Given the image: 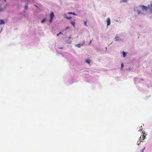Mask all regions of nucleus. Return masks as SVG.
Returning <instances> with one entry per match:
<instances>
[{"instance_id": "1", "label": "nucleus", "mask_w": 152, "mask_h": 152, "mask_svg": "<svg viewBox=\"0 0 152 152\" xmlns=\"http://www.w3.org/2000/svg\"><path fill=\"white\" fill-rule=\"evenodd\" d=\"M149 7H146L144 5H140L135 7L134 8V10L135 12H138V15L140 14H143V13L142 12L146 11L149 8Z\"/></svg>"}, {"instance_id": "2", "label": "nucleus", "mask_w": 152, "mask_h": 152, "mask_svg": "<svg viewBox=\"0 0 152 152\" xmlns=\"http://www.w3.org/2000/svg\"><path fill=\"white\" fill-rule=\"evenodd\" d=\"M124 37L121 34L116 35L115 38V41H122L124 39Z\"/></svg>"}, {"instance_id": "3", "label": "nucleus", "mask_w": 152, "mask_h": 152, "mask_svg": "<svg viewBox=\"0 0 152 152\" xmlns=\"http://www.w3.org/2000/svg\"><path fill=\"white\" fill-rule=\"evenodd\" d=\"M7 6L6 4H0V12L4 11L6 9Z\"/></svg>"}, {"instance_id": "4", "label": "nucleus", "mask_w": 152, "mask_h": 152, "mask_svg": "<svg viewBox=\"0 0 152 152\" xmlns=\"http://www.w3.org/2000/svg\"><path fill=\"white\" fill-rule=\"evenodd\" d=\"M5 21L4 20L0 19V26L1 27V31L2 30L5 24Z\"/></svg>"}, {"instance_id": "5", "label": "nucleus", "mask_w": 152, "mask_h": 152, "mask_svg": "<svg viewBox=\"0 0 152 152\" xmlns=\"http://www.w3.org/2000/svg\"><path fill=\"white\" fill-rule=\"evenodd\" d=\"M54 17V15L53 12H51L50 15V20L49 22L51 23L53 21V19Z\"/></svg>"}, {"instance_id": "6", "label": "nucleus", "mask_w": 152, "mask_h": 152, "mask_svg": "<svg viewBox=\"0 0 152 152\" xmlns=\"http://www.w3.org/2000/svg\"><path fill=\"white\" fill-rule=\"evenodd\" d=\"M145 136L144 135H143L142 136V137H140L139 139V140H140V141L139 142H137V144L139 145L140 144L141 142L142 141L141 140V138H143V140L145 138Z\"/></svg>"}, {"instance_id": "7", "label": "nucleus", "mask_w": 152, "mask_h": 152, "mask_svg": "<svg viewBox=\"0 0 152 152\" xmlns=\"http://www.w3.org/2000/svg\"><path fill=\"white\" fill-rule=\"evenodd\" d=\"M106 22L107 23V26H108L110 25V20L109 18H107V19Z\"/></svg>"}, {"instance_id": "8", "label": "nucleus", "mask_w": 152, "mask_h": 152, "mask_svg": "<svg viewBox=\"0 0 152 152\" xmlns=\"http://www.w3.org/2000/svg\"><path fill=\"white\" fill-rule=\"evenodd\" d=\"M83 45V44H82L81 45L80 44H75V46L79 48H80L81 46H82Z\"/></svg>"}, {"instance_id": "9", "label": "nucleus", "mask_w": 152, "mask_h": 152, "mask_svg": "<svg viewBox=\"0 0 152 152\" xmlns=\"http://www.w3.org/2000/svg\"><path fill=\"white\" fill-rule=\"evenodd\" d=\"M70 23L74 27H75V23L74 21H71L70 22Z\"/></svg>"}, {"instance_id": "10", "label": "nucleus", "mask_w": 152, "mask_h": 152, "mask_svg": "<svg viewBox=\"0 0 152 152\" xmlns=\"http://www.w3.org/2000/svg\"><path fill=\"white\" fill-rule=\"evenodd\" d=\"M127 53H126L125 52L123 51L122 52V54L123 56V57L125 58L126 57V55Z\"/></svg>"}, {"instance_id": "11", "label": "nucleus", "mask_w": 152, "mask_h": 152, "mask_svg": "<svg viewBox=\"0 0 152 152\" xmlns=\"http://www.w3.org/2000/svg\"><path fill=\"white\" fill-rule=\"evenodd\" d=\"M28 8V4H26L25 6L24 9L25 10H27Z\"/></svg>"}, {"instance_id": "12", "label": "nucleus", "mask_w": 152, "mask_h": 152, "mask_svg": "<svg viewBox=\"0 0 152 152\" xmlns=\"http://www.w3.org/2000/svg\"><path fill=\"white\" fill-rule=\"evenodd\" d=\"M91 61L90 60L87 59L86 60V62L87 63L90 64V63Z\"/></svg>"}, {"instance_id": "13", "label": "nucleus", "mask_w": 152, "mask_h": 152, "mask_svg": "<svg viewBox=\"0 0 152 152\" xmlns=\"http://www.w3.org/2000/svg\"><path fill=\"white\" fill-rule=\"evenodd\" d=\"M46 19L45 18H44L41 21V22L42 23H44L46 20Z\"/></svg>"}, {"instance_id": "14", "label": "nucleus", "mask_w": 152, "mask_h": 152, "mask_svg": "<svg viewBox=\"0 0 152 152\" xmlns=\"http://www.w3.org/2000/svg\"><path fill=\"white\" fill-rule=\"evenodd\" d=\"M62 15L64 18H66V17L67 16H66V15L65 13H64L62 14Z\"/></svg>"}, {"instance_id": "15", "label": "nucleus", "mask_w": 152, "mask_h": 152, "mask_svg": "<svg viewBox=\"0 0 152 152\" xmlns=\"http://www.w3.org/2000/svg\"><path fill=\"white\" fill-rule=\"evenodd\" d=\"M128 0H121L120 1L121 2H127Z\"/></svg>"}, {"instance_id": "16", "label": "nucleus", "mask_w": 152, "mask_h": 152, "mask_svg": "<svg viewBox=\"0 0 152 152\" xmlns=\"http://www.w3.org/2000/svg\"><path fill=\"white\" fill-rule=\"evenodd\" d=\"M87 21H84V25L85 26H87Z\"/></svg>"}, {"instance_id": "17", "label": "nucleus", "mask_w": 152, "mask_h": 152, "mask_svg": "<svg viewBox=\"0 0 152 152\" xmlns=\"http://www.w3.org/2000/svg\"><path fill=\"white\" fill-rule=\"evenodd\" d=\"M66 42L69 44H70L72 42V41L71 40H68L66 41Z\"/></svg>"}, {"instance_id": "18", "label": "nucleus", "mask_w": 152, "mask_h": 152, "mask_svg": "<svg viewBox=\"0 0 152 152\" xmlns=\"http://www.w3.org/2000/svg\"><path fill=\"white\" fill-rule=\"evenodd\" d=\"M149 6L148 9H151L152 10V4H151V7L149 6Z\"/></svg>"}, {"instance_id": "19", "label": "nucleus", "mask_w": 152, "mask_h": 152, "mask_svg": "<svg viewBox=\"0 0 152 152\" xmlns=\"http://www.w3.org/2000/svg\"><path fill=\"white\" fill-rule=\"evenodd\" d=\"M124 66V64H123V63H121V68H123Z\"/></svg>"}, {"instance_id": "20", "label": "nucleus", "mask_w": 152, "mask_h": 152, "mask_svg": "<svg viewBox=\"0 0 152 152\" xmlns=\"http://www.w3.org/2000/svg\"><path fill=\"white\" fill-rule=\"evenodd\" d=\"M69 28V26H67V27H66L65 28V30H67Z\"/></svg>"}, {"instance_id": "21", "label": "nucleus", "mask_w": 152, "mask_h": 152, "mask_svg": "<svg viewBox=\"0 0 152 152\" xmlns=\"http://www.w3.org/2000/svg\"><path fill=\"white\" fill-rule=\"evenodd\" d=\"M71 18H72V17H66V19H70Z\"/></svg>"}, {"instance_id": "22", "label": "nucleus", "mask_w": 152, "mask_h": 152, "mask_svg": "<svg viewBox=\"0 0 152 152\" xmlns=\"http://www.w3.org/2000/svg\"><path fill=\"white\" fill-rule=\"evenodd\" d=\"M68 14H72V12H69L67 13Z\"/></svg>"}, {"instance_id": "23", "label": "nucleus", "mask_w": 152, "mask_h": 152, "mask_svg": "<svg viewBox=\"0 0 152 152\" xmlns=\"http://www.w3.org/2000/svg\"><path fill=\"white\" fill-rule=\"evenodd\" d=\"M72 15H77L75 13V12L72 13Z\"/></svg>"}, {"instance_id": "24", "label": "nucleus", "mask_w": 152, "mask_h": 152, "mask_svg": "<svg viewBox=\"0 0 152 152\" xmlns=\"http://www.w3.org/2000/svg\"><path fill=\"white\" fill-rule=\"evenodd\" d=\"M138 80H139V79H138L136 78V79H134V80L136 81H138Z\"/></svg>"}, {"instance_id": "25", "label": "nucleus", "mask_w": 152, "mask_h": 152, "mask_svg": "<svg viewBox=\"0 0 152 152\" xmlns=\"http://www.w3.org/2000/svg\"><path fill=\"white\" fill-rule=\"evenodd\" d=\"M69 39H71V35H70V36H69Z\"/></svg>"}, {"instance_id": "26", "label": "nucleus", "mask_w": 152, "mask_h": 152, "mask_svg": "<svg viewBox=\"0 0 152 152\" xmlns=\"http://www.w3.org/2000/svg\"><path fill=\"white\" fill-rule=\"evenodd\" d=\"M145 147H144V148L142 149V150H143V151H144V150H145Z\"/></svg>"}, {"instance_id": "27", "label": "nucleus", "mask_w": 152, "mask_h": 152, "mask_svg": "<svg viewBox=\"0 0 152 152\" xmlns=\"http://www.w3.org/2000/svg\"><path fill=\"white\" fill-rule=\"evenodd\" d=\"M59 34H62V33L61 32H60L59 33Z\"/></svg>"}, {"instance_id": "28", "label": "nucleus", "mask_w": 152, "mask_h": 152, "mask_svg": "<svg viewBox=\"0 0 152 152\" xmlns=\"http://www.w3.org/2000/svg\"><path fill=\"white\" fill-rule=\"evenodd\" d=\"M144 152V151H143V150H141V152Z\"/></svg>"}, {"instance_id": "29", "label": "nucleus", "mask_w": 152, "mask_h": 152, "mask_svg": "<svg viewBox=\"0 0 152 152\" xmlns=\"http://www.w3.org/2000/svg\"><path fill=\"white\" fill-rule=\"evenodd\" d=\"M59 33H58V34H57V36H59Z\"/></svg>"}, {"instance_id": "30", "label": "nucleus", "mask_w": 152, "mask_h": 152, "mask_svg": "<svg viewBox=\"0 0 152 152\" xmlns=\"http://www.w3.org/2000/svg\"><path fill=\"white\" fill-rule=\"evenodd\" d=\"M91 41L89 43V44H91Z\"/></svg>"}, {"instance_id": "31", "label": "nucleus", "mask_w": 152, "mask_h": 152, "mask_svg": "<svg viewBox=\"0 0 152 152\" xmlns=\"http://www.w3.org/2000/svg\"><path fill=\"white\" fill-rule=\"evenodd\" d=\"M142 129L141 130V131H142Z\"/></svg>"}, {"instance_id": "32", "label": "nucleus", "mask_w": 152, "mask_h": 152, "mask_svg": "<svg viewBox=\"0 0 152 152\" xmlns=\"http://www.w3.org/2000/svg\"><path fill=\"white\" fill-rule=\"evenodd\" d=\"M4 0L5 1H6V0Z\"/></svg>"}]
</instances>
